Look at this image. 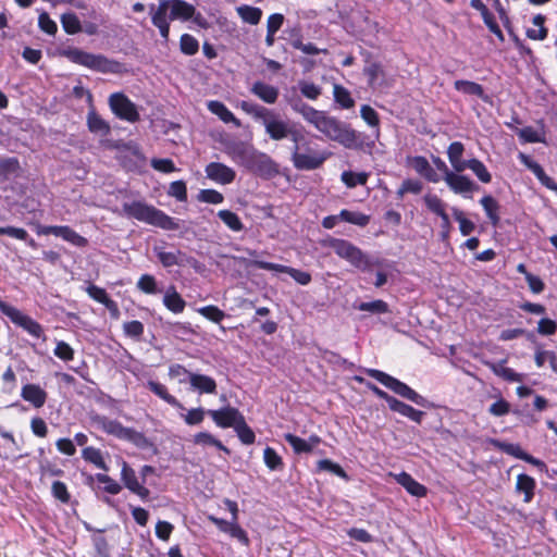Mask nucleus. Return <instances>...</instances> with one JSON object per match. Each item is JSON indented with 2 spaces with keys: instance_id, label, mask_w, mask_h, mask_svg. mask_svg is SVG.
<instances>
[{
  "instance_id": "41",
  "label": "nucleus",
  "mask_w": 557,
  "mask_h": 557,
  "mask_svg": "<svg viewBox=\"0 0 557 557\" xmlns=\"http://www.w3.org/2000/svg\"><path fill=\"white\" fill-rule=\"evenodd\" d=\"M480 203L482 205L491 223L496 226L499 223L498 202L491 195H486L481 198Z\"/></svg>"
},
{
  "instance_id": "8",
  "label": "nucleus",
  "mask_w": 557,
  "mask_h": 557,
  "mask_svg": "<svg viewBox=\"0 0 557 557\" xmlns=\"http://www.w3.org/2000/svg\"><path fill=\"white\" fill-rule=\"evenodd\" d=\"M0 311L7 315L13 324L21 327L36 339L46 341L44 326L28 314L0 299Z\"/></svg>"
},
{
  "instance_id": "59",
  "label": "nucleus",
  "mask_w": 557,
  "mask_h": 557,
  "mask_svg": "<svg viewBox=\"0 0 557 557\" xmlns=\"http://www.w3.org/2000/svg\"><path fill=\"white\" fill-rule=\"evenodd\" d=\"M517 135L523 143H545V137L540 135L532 126H525L523 128L517 129Z\"/></svg>"
},
{
  "instance_id": "11",
  "label": "nucleus",
  "mask_w": 557,
  "mask_h": 557,
  "mask_svg": "<svg viewBox=\"0 0 557 557\" xmlns=\"http://www.w3.org/2000/svg\"><path fill=\"white\" fill-rule=\"evenodd\" d=\"M36 233L38 235H54L61 237L63 240L70 243L77 248H85L88 246V239L79 235L76 231L67 225H36Z\"/></svg>"
},
{
  "instance_id": "14",
  "label": "nucleus",
  "mask_w": 557,
  "mask_h": 557,
  "mask_svg": "<svg viewBox=\"0 0 557 557\" xmlns=\"http://www.w3.org/2000/svg\"><path fill=\"white\" fill-rule=\"evenodd\" d=\"M92 423L103 431L120 440H132L135 431L124 426L120 421L110 419L106 416L97 414L91 418Z\"/></svg>"
},
{
  "instance_id": "2",
  "label": "nucleus",
  "mask_w": 557,
  "mask_h": 557,
  "mask_svg": "<svg viewBox=\"0 0 557 557\" xmlns=\"http://www.w3.org/2000/svg\"><path fill=\"white\" fill-rule=\"evenodd\" d=\"M151 23L158 28L160 37L164 42L170 39V23L172 21L187 22L193 20L201 28H208L206 17L197 12L194 4L185 0H160L158 5L149 4Z\"/></svg>"
},
{
  "instance_id": "12",
  "label": "nucleus",
  "mask_w": 557,
  "mask_h": 557,
  "mask_svg": "<svg viewBox=\"0 0 557 557\" xmlns=\"http://www.w3.org/2000/svg\"><path fill=\"white\" fill-rule=\"evenodd\" d=\"M112 112L121 120L136 123L140 120V115L134 102L122 92L112 94L109 98Z\"/></svg>"
},
{
  "instance_id": "34",
  "label": "nucleus",
  "mask_w": 557,
  "mask_h": 557,
  "mask_svg": "<svg viewBox=\"0 0 557 557\" xmlns=\"http://www.w3.org/2000/svg\"><path fill=\"white\" fill-rule=\"evenodd\" d=\"M389 409L417 423H421L425 414L423 411L418 410L404 401H400L396 397L392 401Z\"/></svg>"
},
{
  "instance_id": "6",
  "label": "nucleus",
  "mask_w": 557,
  "mask_h": 557,
  "mask_svg": "<svg viewBox=\"0 0 557 557\" xmlns=\"http://www.w3.org/2000/svg\"><path fill=\"white\" fill-rule=\"evenodd\" d=\"M363 58L362 74L367 78V86L372 90L391 87L383 63L370 51L361 53Z\"/></svg>"
},
{
  "instance_id": "5",
  "label": "nucleus",
  "mask_w": 557,
  "mask_h": 557,
  "mask_svg": "<svg viewBox=\"0 0 557 557\" xmlns=\"http://www.w3.org/2000/svg\"><path fill=\"white\" fill-rule=\"evenodd\" d=\"M292 161L297 170L311 171L319 169L327 159L325 152H320L310 146V141L302 133L300 141H293Z\"/></svg>"
},
{
  "instance_id": "36",
  "label": "nucleus",
  "mask_w": 557,
  "mask_h": 557,
  "mask_svg": "<svg viewBox=\"0 0 557 557\" xmlns=\"http://www.w3.org/2000/svg\"><path fill=\"white\" fill-rule=\"evenodd\" d=\"M505 360L502 363L486 362L485 364L492 370V372L500 376L507 382H521L523 380L522 374L517 373L513 369L504 367Z\"/></svg>"
},
{
  "instance_id": "29",
  "label": "nucleus",
  "mask_w": 557,
  "mask_h": 557,
  "mask_svg": "<svg viewBox=\"0 0 557 557\" xmlns=\"http://www.w3.org/2000/svg\"><path fill=\"white\" fill-rule=\"evenodd\" d=\"M454 88L463 95L478 97L485 102H487L490 99L485 94L483 86L472 81L457 79L454 83Z\"/></svg>"
},
{
  "instance_id": "28",
  "label": "nucleus",
  "mask_w": 557,
  "mask_h": 557,
  "mask_svg": "<svg viewBox=\"0 0 557 557\" xmlns=\"http://www.w3.org/2000/svg\"><path fill=\"white\" fill-rule=\"evenodd\" d=\"M396 481L412 496L421 498L428 495L426 486L419 483L411 474L405 471L396 476Z\"/></svg>"
},
{
  "instance_id": "25",
  "label": "nucleus",
  "mask_w": 557,
  "mask_h": 557,
  "mask_svg": "<svg viewBox=\"0 0 557 557\" xmlns=\"http://www.w3.org/2000/svg\"><path fill=\"white\" fill-rule=\"evenodd\" d=\"M146 386L151 393H153L160 399L165 401L168 405H170L176 409H181V410L185 409L184 405L169 392L168 387L164 384H162L158 381L149 380L146 383Z\"/></svg>"
},
{
  "instance_id": "63",
  "label": "nucleus",
  "mask_w": 557,
  "mask_h": 557,
  "mask_svg": "<svg viewBox=\"0 0 557 557\" xmlns=\"http://www.w3.org/2000/svg\"><path fill=\"white\" fill-rule=\"evenodd\" d=\"M51 493L52 496L62 504H67L71 500V494L67 490V486L62 481H54L52 483Z\"/></svg>"
},
{
  "instance_id": "20",
  "label": "nucleus",
  "mask_w": 557,
  "mask_h": 557,
  "mask_svg": "<svg viewBox=\"0 0 557 557\" xmlns=\"http://www.w3.org/2000/svg\"><path fill=\"white\" fill-rule=\"evenodd\" d=\"M154 253L164 268H171L173 265H194L197 260L193 257H187L180 249L175 251H165L163 247H154Z\"/></svg>"
},
{
  "instance_id": "3",
  "label": "nucleus",
  "mask_w": 557,
  "mask_h": 557,
  "mask_svg": "<svg viewBox=\"0 0 557 557\" xmlns=\"http://www.w3.org/2000/svg\"><path fill=\"white\" fill-rule=\"evenodd\" d=\"M123 212L132 219L144 222L149 225L160 227L165 231H176L180 223L174 218L168 215L154 206L140 200L123 203Z\"/></svg>"
},
{
  "instance_id": "1",
  "label": "nucleus",
  "mask_w": 557,
  "mask_h": 557,
  "mask_svg": "<svg viewBox=\"0 0 557 557\" xmlns=\"http://www.w3.org/2000/svg\"><path fill=\"white\" fill-rule=\"evenodd\" d=\"M325 137L333 141H337L347 149L371 152L375 146V141L367 134L351 128L325 111L315 110L314 114L308 120Z\"/></svg>"
},
{
  "instance_id": "17",
  "label": "nucleus",
  "mask_w": 557,
  "mask_h": 557,
  "mask_svg": "<svg viewBox=\"0 0 557 557\" xmlns=\"http://www.w3.org/2000/svg\"><path fill=\"white\" fill-rule=\"evenodd\" d=\"M121 480L127 490L139 496L143 500L149 498L150 491L138 481L135 470L126 461L122 463Z\"/></svg>"
},
{
  "instance_id": "26",
  "label": "nucleus",
  "mask_w": 557,
  "mask_h": 557,
  "mask_svg": "<svg viewBox=\"0 0 557 557\" xmlns=\"http://www.w3.org/2000/svg\"><path fill=\"white\" fill-rule=\"evenodd\" d=\"M20 161L15 157L0 160V184L15 180L22 175Z\"/></svg>"
},
{
  "instance_id": "19",
  "label": "nucleus",
  "mask_w": 557,
  "mask_h": 557,
  "mask_svg": "<svg viewBox=\"0 0 557 557\" xmlns=\"http://www.w3.org/2000/svg\"><path fill=\"white\" fill-rule=\"evenodd\" d=\"M206 175L209 180L221 184L228 185L234 182L236 172L221 162H210L205 168Z\"/></svg>"
},
{
  "instance_id": "33",
  "label": "nucleus",
  "mask_w": 557,
  "mask_h": 557,
  "mask_svg": "<svg viewBox=\"0 0 557 557\" xmlns=\"http://www.w3.org/2000/svg\"><path fill=\"white\" fill-rule=\"evenodd\" d=\"M87 127L90 133L108 136L111 133L110 124L92 108L87 113Z\"/></svg>"
},
{
  "instance_id": "13",
  "label": "nucleus",
  "mask_w": 557,
  "mask_h": 557,
  "mask_svg": "<svg viewBox=\"0 0 557 557\" xmlns=\"http://www.w3.org/2000/svg\"><path fill=\"white\" fill-rule=\"evenodd\" d=\"M246 169L265 180L272 178L278 173L277 164L272 158L257 150L252 154Z\"/></svg>"
},
{
  "instance_id": "46",
  "label": "nucleus",
  "mask_w": 557,
  "mask_h": 557,
  "mask_svg": "<svg viewBox=\"0 0 557 557\" xmlns=\"http://www.w3.org/2000/svg\"><path fill=\"white\" fill-rule=\"evenodd\" d=\"M424 205L426 209L440 218L447 214L446 212V203L436 195L426 194L423 197Z\"/></svg>"
},
{
  "instance_id": "24",
  "label": "nucleus",
  "mask_w": 557,
  "mask_h": 557,
  "mask_svg": "<svg viewBox=\"0 0 557 557\" xmlns=\"http://www.w3.org/2000/svg\"><path fill=\"white\" fill-rule=\"evenodd\" d=\"M518 159L525 165L540 181V183L546 188H555L553 185V178L548 176L542 165L534 161L530 156L519 152Z\"/></svg>"
},
{
  "instance_id": "39",
  "label": "nucleus",
  "mask_w": 557,
  "mask_h": 557,
  "mask_svg": "<svg viewBox=\"0 0 557 557\" xmlns=\"http://www.w3.org/2000/svg\"><path fill=\"white\" fill-rule=\"evenodd\" d=\"M193 442L196 445L214 446L219 450H222V451H224L227 455L231 454L230 449L225 445H223V443L220 440L214 437L209 432H199V433L195 434L194 438H193Z\"/></svg>"
},
{
  "instance_id": "23",
  "label": "nucleus",
  "mask_w": 557,
  "mask_h": 557,
  "mask_svg": "<svg viewBox=\"0 0 557 557\" xmlns=\"http://www.w3.org/2000/svg\"><path fill=\"white\" fill-rule=\"evenodd\" d=\"M21 397L23 400L29 403L34 408L39 409L45 406L48 394L38 384L27 383L22 386Z\"/></svg>"
},
{
  "instance_id": "54",
  "label": "nucleus",
  "mask_w": 557,
  "mask_h": 557,
  "mask_svg": "<svg viewBox=\"0 0 557 557\" xmlns=\"http://www.w3.org/2000/svg\"><path fill=\"white\" fill-rule=\"evenodd\" d=\"M317 471H329L338 478L342 479H348V475L346 471L343 469V467L331 459H321L317 462Z\"/></svg>"
},
{
  "instance_id": "37",
  "label": "nucleus",
  "mask_w": 557,
  "mask_h": 557,
  "mask_svg": "<svg viewBox=\"0 0 557 557\" xmlns=\"http://www.w3.org/2000/svg\"><path fill=\"white\" fill-rule=\"evenodd\" d=\"M82 458L85 461L92 463L96 468L101 469L103 471H108V466L104 462L102 453L99 448H96L94 446L85 447L82 450Z\"/></svg>"
},
{
  "instance_id": "7",
  "label": "nucleus",
  "mask_w": 557,
  "mask_h": 557,
  "mask_svg": "<svg viewBox=\"0 0 557 557\" xmlns=\"http://www.w3.org/2000/svg\"><path fill=\"white\" fill-rule=\"evenodd\" d=\"M366 374L377 382H380L382 385L387 387L388 389L393 391L395 394L399 395L400 397H404L419 406H423L425 399L418 394L414 389H412L410 386H408L406 383L399 381L398 379L381 371L377 369H366Z\"/></svg>"
},
{
  "instance_id": "52",
  "label": "nucleus",
  "mask_w": 557,
  "mask_h": 557,
  "mask_svg": "<svg viewBox=\"0 0 557 557\" xmlns=\"http://www.w3.org/2000/svg\"><path fill=\"white\" fill-rule=\"evenodd\" d=\"M197 312L213 323H221L226 318V313L218 306L208 305L197 309Z\"/></svg>"
},
{
  "instance_id": "51",
  "label": "nucleus",
  "mask_w": 557,
  "mask_h": 557,
  "mask_svg": "<svg viewBox=\"0 0 557 557\" xmlns=\"http://www.w3.org/2000/svg\"><path fill=\"white\" fill-rule=\"evenodd\" d=\"M61 24L64 32L69 35H75L82 30L81 21L73 12L62 14Z\"/></svg>"
},
{
  "instance_id": "30",
  "label": "nucleus",
  "mask_w": 557,
  "mask_h": 557,
  "mask_svg": "<svg viewBox=\"0 0 557 557\" xmlns=\"http://www.w3.org/2000/svg\"><path fill=\"white\" fill-rule=\"evenodd\" d=\"M250 91L260 100L269 104L275 103L278 98V89L275 86L260 81L252 84Z\"/></svg>"
},
{
  "instance_id": "43",
  "label": "nucleus",
  "mask_w": 557,
  "mask_h": 557,
  "mask_svg": "<svg viewBox=\"0 0 557 557\" xmlns=\"http://www.w3.org/2000/svg\"><path fill=\"white\" fill-rule=\"evenodd\" d=\"M238 15L240 18L250 25H257L261 17H262V11L259 8L251 7V5H240L236 9Z\"/></svg>"
},
{
  "instance_id": "18",
  "label": "nucleus",
  "mask_w": 557,
  "mask_h": 557,
  "mask_svg": "<svg viewBox=\"0 0 557 557\" xmlns=\"http://www.w3.org/2000/svg\"><path fill=\"white\" fill-rule=\"evenodd\" d=\"M493 445L498 450L507 455H510L515 458L521 459L530 465H533L540 468L541 470L546 467L545 462L524 451L519 444L506 443L495 440L493 441Z\"/></svg>"
},
{
  "instance_id": "15",
  "label": "nucleus",
  "mask_w": 557,
  "mask_h": 557,
  "mask_svg": "<svg viewBox=\"0 0 557 557\" xmlns=\"http://www.w3.org/2000/svg\"><path fill=\"white\" fill-rule=\"evenodd\" d=\"M252 264L253 267L261 270L275 271L277 273H286L300 285H308L312 280L311 274L309 272L295 269L292 267L268 262L263 260H255Z\"/></svg>"
},
{
  "instance_id": "40",
  "label": "nucleus",
  "mask_w": 557,
  "mask_h": 557,
  "mask_svg": "<svg viewBox=\"0 0 557 557\" xmlns=\"http://www.w3.org/2000/svg\"><path fill=\"white\" fill-rule=\"evenodd\" d=\"M341 221L360 226L366 227L370 223V215L364 214L362 212L358 211H350L347 209H343L339 212Z\"/></svg>"
},
{
  "instance_id": "9",
  "label": "nucleus",
  "mask_w": 557,
  "mask_h": 557,
  "mask_svg": "<svg viewBox=\"0 0 557 557\" xmlns=\"http://www.w3.org/2000/svg\"><path fill=\"white\" fill-rule=\"evenodd\" d=\"M64 55L73 63L101 73L115 72L114 67L117 65V62L110 61L104 55L86 52L78 48L65 50Z\"/></svg>"
},
{
  "instance_id": "44",
  "label": "nucleus",
  "mask_w": 557,
  "mask_h": 557,
  "mask_svg": "<svg viewBox=\"0 0 557 557\" xmlns=\"http://www.w3.org/2000/svg\"><path fill=\"white\" fill-rule=\"evenodd\" d=\"M333 96L336 103L342 109H351L355 107V100L351 97L350 91L342 85H334Z\"/></svg>"
},
{
  "instance_id": "42",
  "label": "nucleus",
  "mask_w": 557,
  "mask_h": 557,
  "mask_svg": "<svg viewBox=\"0 0 557 557\" xmlns=\"http://www.w3.org/2000/svg\"><path fill=\"white\" fill-rule=\"evenodd\" d=\"M221 221L233 232H242L245 226L237 213L223 209L218 212Z\"/></svg>"
},
{
  "instance_id": "55",
  "label": "nucleus",
  "mask_w": 557,
  "mask_h": 557,
  "mask_svg": "<svg viewBox=\"0 0 557 557\" xmlns=\"http://www.w3.org/2000/svg\"><path fill=\"white\" fill-rule=\"evenodd\" d=\"M288 103L290 108L295 112L299 113L306 122H308V120L311 117L312 114H314V111L317 110L313 107L309 106L308 103L304 102L299 97L289 99Z\"/></svg>"
},
{
  "instance_id": "31",
  "label": "nucleus",
  "mask_w": 557,
  "mask_h": 557,
  "mask_svg": "<svg viewBox=\"0 0 557 557\" xmlns=\"http://www.w3.org/2000/svg\"><path fill=\"white\" fill-rule=\"evenodd\" d=\"M163 305L171 312L178 314L185 310L186 301L176 290L175 286H170L163 297Z\"/></svg>"
},
{
  "instance_id": "32",
  "label": "nucleus",
  "mask_w": 557,
  "mask_h": 557,
  "mask_svg": "<svg viewBox=\"0 0 557 557\" xmlns=\"http://www.w3.org/2000/svg\"><path fill=\"white\" fill-rule=\"evenodd\" d=\"M536 482L529 474L520 473L517 476L516 492L523 494V502L531 503L535 494Z\"/></svg>"
},
{
  "instance_id": "45",
  "label": "nucleus",
  "mask_w": 557,
  "mask_h": 557,
  "mask_svg": "<svg viewBox=\"0 0 557 557\" xmlns=\"http://www.w3.org/2000/svg\"><path fill=\"white\" fill-rule=\"evenodd\" d=\"M284 438L292 446L295 454L300 455L312 453V444L308 443L307 440L292 433L284 434Z\"/></svg>"
},
{
  "instance_id": "16",
  "label": "nucleus",
  "mask_w": 557,
  "mask_h": 557,
  "mask_svg": "<svg viewBox=\"0 0 557 557\" xmlns=\"http://www.w3.org/2000/svg\"><path fill=\"white\" fill-rule=\"evenodd\" d=\"M207 414L212 418L216 426L222 429H235L240 419L244 418L243 413L232 406L222 407L216 410L209 409L207 410Z\"/></svg>"
},
{
  "instance_id": "10",
  "label": "nucleus",
  "mask_w": 557,
  "mask_h": 557,
  "mask_svg": "<svg viewBox=\"0 0 557 557\" xmlns=\"http://www.w3.org/2000/svg\"><path fill=\"white\" fill-rule=\"evenodd\" d=\"M265 133L272 140H282L289 138L292 141H300L302 139V131L289 126V124L278 119L273 112L272 116L262 119Z\"/></svg>"
},
{
  "instance_id": "22",
  "label": "nucleus",
  "mask_w": 557,
  "mask_h": 557,
  "mask_svg": "<svg viewBox=\"0 0 557 557\" xmlns=\"http://www.w3.org/2000/svg\"><path fill=\"white\" fill-rule=\"evenodd\" d=\"M225 151L234 162L246 168L256 149L244 141H233L226 145Z\"/></svg>"
},
{
  "instance_id": "48",
  "label": "nucleus",
  "mask_w": 557,
  "mask_h": 557,
  "mask_svg": "<svg viewBox=\"0 0 557 557\" xmlns=\"http://www.w3.org/2000/svg\"><path fill=\"white\" fill-rule=\"evenodd\" d=\"M263 460L265 466L271 471H280L284 468V462L282 457L276 453V450L270 446L265 447L263 450Z\"/></svg>"
},
{
  "instance_id": "35",
  "label": "nucleus",
  "mask_w": 557,
  "mask_h": 557,
  "mask_svg": "<svg viewBox=\"0 0 557 557\" xmlns=\"http://www.w3.org/2000/svg\"><path fill=\"white\" fill-rule=\"evenodd\" d=\"M208 109L224 123H233L236 127H240V121L233 114L232 111L228 110V108L223 102L211 100L208 102Z\"/></svg>"
},
{
  "instance_id": "53",
  "label": "nucleus",
  "mask_w": 557,
  "mask_h": 557,
  "mask_svg": "<svg viewBox=\"0 0 557 557\" xmlns=\"http://www.w3.org/2000/svg\"><path fill=\"white\" fill-rule=\"evenodd\" d=\"M240 442L245 445H251L256 441L253 430L247 424L245 417L240 419L239 423L234 429Z\"/></svg>"
},
{
  "instance_id": "4",
  "label": "nucleus",
  "mask_w": 557,
  "mask_h": 557,
  "mask_svg": "<svg viewBox=\"0 0 557 557\" xmlns=\"http://www.w3.org/2000/svg\"><path fill=\"white\" fill-rule=\"evenodd\" d=\"M322 245L332 248L339 258L361 271H369L373 265L366 252L346 239L329 237L322 242Z\"/></svg>"
},
{
  "instance_id": "50",
  "label": "nucleus",
  "mask_w": 557,
  "mask_h": 557,
  "mask_svg": "<svg viewBox=\"0 0 557 557\" xmlns=\"http://www.w3.org/2000/svg\"><path fill=\"white\" fill-rule=\"evenodd\" d=\"M180 50L185 55H195L199 51L198 39L190 34H183L180 38Z\"/></svg>"
},
{
  "instance_id": "57",
  "label": "nucleus",
  "mask_w": 557,
  "mask_h": 557,
  "mask_svg": "<svg viewBox=\"0 0 557 557\" xmlns=\"http://www.w3.org/2000/svg\"><path fill=\"white\" fill-rule=\"evenodd\" d=\"M360 115L362 120L371 127L376 128V136L380 132V116L379 113L369 104H363L360 108Z\"/></svg>"
},
{
  "instance_id": "49",
  "label": "nucleus",
  "mask_w": 557,
  "mask_h": 557,
  "mask_svg": "<svg viewBox=\"0 0 557 557\" xmlns=\"http://www.w3.org/2000/svg\"><path fill=\"white\" fill-rule=\"evenodd\" d=\"M342 182L348 187L354 188L358 185H366L369 178V174L366 172H352V171H344L342 173Z\"/></svg>"
},
{
  "instance_id": "27",
  "label": "nucleus",
  "mask_w": 557,
  "mask_h": 557,
  "mask_svg": "<svg viewBox=\"0 0 557 557\" xmlns=\"http://www.w3.org/2000/svg\"><path fill=\"white\" fill-rule=\"evenodd\" d=\"M189 384L199 394H216V382L209 375L200 373L190 374Z\"/></svg>"
},
{
  "instance_id": "58",
  "label": "nucleus",
  "mask_w": 557,
  "mask_h": 557,
  "mask_svg": "<svg viewBox=\"0 0 557 557\" xmlns=\"http://www.w3.org/2000/svg\"><path fill=\"white\" fill-rule=\"evenodd\" d=\"M453 215L459 223V230L463 236L470 235L475 230V224L471 220L467 219L461 210L454 208Z\"/></svg>"
},
{
  "instance_id": "47",
  "label": "nucleus",
  "mask_w": 557,
  "mask_h": 557,
  "mask_svg": "<svg viewBox=\"0 0 557 557\" xmlns=\"http://www.w3.org/2000/svg\"><path fill=\"white\" fill-rule=\"evenodd\" d=\"M467 165L482 183H491L492 175L481 160L475 158L467 160Z\"/></svg>"
},
{
  "instance_id": "21",
  "label": "nucleus",
  "mask_w": 557,
  "mask_h": 557,
  "mask_svg": "<svg viewBox=\"0 0 557 557\" xmlns=\"http://www.w3.org/2000/svg\"><path fill=\"white\" fill-rule=\"evenodd\" d=\"M444 180L455 194H461L465 197H467V194H471L480 189V186L466 175L453 172L447 173V175L444 176Z\"/></svg>"
},
{
  "instance_id": "64",
  "label": "nucleus",
  "mask_w": 557,
  "mask_h": 557,
  "mask_svg": "<svg viewBox=\"0 0 557 557\" xmlns=\"http://www.w3.org/2000/svg\"><path fill=\"white\" fill-rule=\"evenodd\" d=\"M38 26L44 33L50 36H54L58 32L57 23L49 16L46 11L39 14Z\"/></svg>"
},
{
  "instance_id": "60",
  "label": "nucleus",
  "mask_w": 557,
  "mask_h": 557,
  "mask_svg": "<svg viewBox=\"0 0 557 557\" xmlns=\"http://www.w3.org/2000/svg\"><path fill=\"white\" fill-rule=\"evenodd\" d=\"M137 288L148 295L158 293L157 280L151 274H143L137 281Z\"/></svg>"
},
{
  "instance_id": "38",
  "label": "nucleus",
  "mask_w": 557,
  "mask_h": 557,
  "mask_svg": "<svg viewBox=\"0 0 557 557\" xmlns=\"http://www.w3.org/2000/svg\"><path fill=\"white\" fill-rule=\"evenodd\" d=\"M238 107L247 114L251 115L256 120H262L269 116H272V111L263 106L258 103L249 102L243 100L239 102Z\"/></svg>"
},
{
  "instance_id": "62",
  "label": "nucleus",
  "mask_w": 557,
  "mask_h": 557,
  "mask_svg": "<svg viewBox=\"0 0 557 557\" xmlns=\"http://www.w3.org/2000/svg\"><path fill=\"white\" fill-rule=\"evenodd\" d=\"M96 480L99 483L103 484L104 492H107V493H109L111 495H116L122 490V486L114 479L109 476L108 474L97 473L96 474Z\"/></svg>"
},
{
  "instance_id": "56",
  "label": "nucleus",
  "mask_w": 557,
  "mask_h": 557,
  "mask_svg": "<svg viewBox=\"0 0 557 557\" xmlns=\"http://www.w3.org/2000/svg\"><path fill=\"white\" fill-rule=\"evenodd\" d=\"M357 309L360 311H368L375 314H383L389 312V307L387 302L382 299H376L369 302H360L357 306Z\"/></svg>"
},
{
  "instance_id": "61",
  "label": "nucleus",
  "mask_w": 557,
  "mask_h": 557,
  "mask_svg": "<svg viewBox=\"0 0 557 557\" xmlns=\"http://www.w3.org/2000/svg\"><path fill=\"white\" fill-rule=\"evenodd\" d=\"M124 334L131 338L139 341L145 332L144 324L138 320H132L123 324Z\"/></svg>"
}]
</instances>
